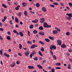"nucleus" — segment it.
Listing matches in <instances>:
<instances>
[{
	"mask_svg": "<svg viewBox=\"0 0 72 72\" xmlns=\"http://www.w3.org/2000/svg\"><path fill=\"white\" fill-rule=\"evenodd\" d=\"M25 54L26 57H28V55L30 54V50H27V52H25Z\"/></svg>",
	"mask_w": 72,
	"mask_h": 72,
	"instance_id": "1",
	"label": "nucleus"
},
{
	"mask_svg": "<svg viewBox=\"0 0 72 72\" xmlns=\"http://www.w3.org/2000/svg\"><path fill=\"white\" fill-rule=\"evenodd\" d=\"M40 23H44L45 21V19L44 18H42L40 19Z\"/></svg>",
	"mask_w": 72,
	"mask_h": 72,
	"instance_id": "2",
	"label": "nucleus"
},
{
	"mask_svg": "<svg viewBox=\"0 0 72 72\" xmlns=\"http://www.w3.org/2000/svg\"><path fill=\"white\" fill-rule=\"evenodd\" d=\"M57 42L59 45H62V41L60 40H58Z\"/></svg>",
	"mask_w": 72,
	"mask_h": 72,
	"instance_id": "3",
	"label": "nucleus"
},
{
	"mask_svg": "<svg viewBox=\"0 0 72 72\" xmlns=\"http://www.w3.org/2000/svg\"><path fill=\"white\" fill-rule=\"evenodd\" d=\"M4 55L5 57H7V58H9L10 57V55H9L7 54V53H4Z\"/></svg>",
	"mask_w": 72,
	"mask_h": 72,
	"instance_id": "4",
	"label": "nucleus"
},
{
	"mask_svg": "<svg viewBox=\"0 0 72 72\" xmlns=\"http://www.w3.org/2000/svg\"><path fill=\"white\" fill-rule=\"evenodd\" d=\"M39 35H42V36H44V35H45V33H44V32H40L39 33Z\"/></svg>",
	"mask_w": 72,
	"mask_h": 72,
	"instance_id": "5",
	"label": "nucleus"
},
{
	"mask_svg": "<svg viewBox=\"0 0 72 72\" xmlns=\"http://www.w3.org/2000/svg\"><path fill=\"white\" fill-rule=\"evenodd\" d=\"M61 47L62 48H66V44H64V43H63L61 45Z\"/></svg>",
	"mask_w": 72,
	"mask_h": 72,
	"instance_id": "6",
	"label": "nucleus"
},
{
	"mask_svg": "<svg viewBox=\"0 0 72 72\" xmlns=\"http://www.w3.org/2000/svg\"><path fill=\"white\" fill-rule=\"evenodd\" d=\"M13 32L15 33H16V35H19V33L16 30H14L13 31Z\"/></svg>",
	"mask_w": 72,
	"mask_h": 72,
	"instance_id": "7",
	"label": "nucleus"
},
{
	"mask_svg": "<svg viewBox=\"0 0 72 72\" xmlns=\"http://www.w3.org/2000/svg\"><path fill=\"white\" fill-rule=\"evenodd\" d=\"M66 15H68V16L69 17H71V18H72V14L71 13L69 14L67 13L66 14Z\"/></svg>",
	"mask_w": 72,
	"mask_h": 72,
	"instance_id": "8",
	"label": "nucleus"
},
{
	"mask_svg": "<svg viewBox=\"0 0 72 72\" xmlns=\"http://www.w3.org/2000/svg\"><path fill=\"white\" fill-rule=\"evenodd\" d=\"M15 62H13L12 63V64H10L11 67H14V66H15Z\"/></svg>",
	"mask_w": 72,
	"mask_h": 72,
	"instance_id": "9",
	"label": "nucleus"
},
{
	"mask_svg": "<svg viewBox=\"0 0 72 72\" xmlns=\"http://www.w3.org/2000/svg\"><path fill=\"white\" fill-rule=\"evenodd\" d=\"M42 10L43 12H46V9L45 7H43L42 8Z\"/></svg>",
	"mask_w": 72,
	"mask_h": 72,
	"instance_id": "10",
	"label": "nucleus"
},
{
	"mask_svg": "<svg viewBox=\"0 0 72 72\" xmlns=\"http://www.w3.org/2000/svg\"><path fill=\"white\" fill-rule=\"evenodd\" d=\"M37 67L39 68V69H42V66L40 65H37Z\"/></svg>",
	"mask_w": 72,
	"mask_h": 72,
	"instance_id": "11",
	"label": "nucleus"
},
{
	"mask_svg": "<svg viewBox=\"0 0 72 72\" xmlns=\"http://www.w3.org/2000/svg\"><path fill=\"white\" fill-rule=\"evenodd\" d=\"M28 68L30 69H33V68H34V67L33 66H28Z\"/></svg>",
	"mask_w": 72,
	"mask_h": 72,
	"instance_id": "12",
	"label": "nucleus"
},
{
	"mask_svg": "<svg viewBox=\"0 0 72 72\" xmlns=\"http://www.w3.org/2000/svg\"><path fill=\"white\" fill-rule=\"evenodd\" d=\"M43 26L44 27H45V28H46V26H47V25H48V24H47V23H46V22H44L43 24Z\"/></svg>",
	"mask_w": 72,
	"mask_h": 72,
	"instance_id": "13",
	"label": "nucleus"
},
{
	"mask_svg": "<svg viewBox=\"0 0 72 72\" xmlns=\"http://www.w3.org/2000/svg\"><path fill=\"white\" fill-rule=\"evenodd\" d=\"M53 34H57L58 33V32L57 30H54L53 31Z\"/></svg>",
	"mask_w": 72,
	"mask_h": 72,
	"instance_id": "14",
	"label": "nucleus"
},
{
	"mask_svg": "<svg viewBox=\"0 0 72 72\" xmlns=\"http://www.w3.org/2000/svg\"><path fill=\"white\" fill-rule=\"evenodd\" d=\"M15 22L16 23H18L19 22V20H18V18H17V17L15 18Z\"/></svg>",
	"mask_w": 72,
	"mask_h": 72,
	"instance_id": "15",
	"label": "nucleus"
},
{
	"mask_svg": "<svg viewBox=\"0 0 72 72\" xmlns=\"http://www.w3.org/2000/svg\"><path fill=\"white\" fill-rule=\"evenodd\" d=\"M45 40L46 42H49L50 41V40L48 39H45Z\"/></svg>",
	"mask_w": 72,
	"mask_h": 72,
	"instance_id": "16",
	"label": "nucleus"
},
{
	"mask_svg": "<svg viewBox=\"0 0 72 72\" xmlns=\"http://www.w3.org/2000/svg\"><path fill=\"white\" fill-rule=\"evenodd\" d=\"M22 5H23L24 7L25 6L27 5V3H22Z\"/></svg>",
	"mask_w": 72,
	"mask_h": 72,
	"instance_id": "17",
	"label": "nucleus"
},
{
	"mask_svg": "<svg viewBox=\"0 0 72 72\" xmlns=\"http://www.w3.org/2000/svg\"><path fill=\"white\" fill-rule=\"evenodd\" d=\"M51 48L54 49H57V47H56V46L54 45H53L51 46Z\"/></svg>",
	"mask_w": 72,
	"mask_h": 72,
	"instance_id": "18",
	"label": "nucleus"
},
{
	"mask_svg": "<svg viewBox=\"0 0 72 72\" xmlns=\"http://www.w3.org/2000/svg\"><path fill=\"white\" fill-rule=\"evenodd\" d=\"M39 29L40 30H44V28H43V27L42 26H40L39 27Z\"/></svg>",
	"mask_w": 72,
	"mask_h": 72,
	"instance_id": "19",
	"label": "nucleus"
},
{
	"mask_svg": "<svg viewBox=\"0 0 72 72\" xmlns=\"http://www.w3.org/2000/svg\"><path fill=\"white\" fill-rule=\"evenodd\" d=\"M19 34L20 35H21V36H22V37L23 36V33H22V32H20Z\"/></svg>",
	"mask_w": 72,
	"mask_h": 72,
	"instance_id": "20",
	"label": "nucleus"
},
{
	"mask_svg": "<svg viewBox=\"0 0 72 72\" xmlns=\"http://www.w3.org/2000/svg\"><path fill=\"white\" fill-rule=\"evenodd\" d=\"M35 45L34 44L32 45L31 46V49H34L35 48Z\"/></svg>",
	"mask_w": 72,
	"mask_h": 72,
	"instance_id": "21",
	"label": "nucleus"
},
{
	"mask_svg": "<svg viewBox=\"0 0 72 72\" xmlns=\"http://www.w3.org/2000/svg\"><path fill=\"white\" fill-rule=\"evenodd\" d=\"M71 65L70 64H69L68 65V69H71Z\"/></svg>",
	"mask_w": 72,
	"mask_h": 72,
	"instance_id": "22",
	"label": "nucleus"
},
{
	"mask_svg": "<svg viewBox=\"0 0 72 72\" xmlns=\"http://www.w3.org/2000/svg\"><path fill=\"white\" fill-rule=\"evenodd\" d=\"M24 14L26 16H27V15H28L27 12L26 11H25L24 12Z\"/></svg>",
	"mask_w": 72,
	"mask_h": 72,
	"instance_id": "23",
	"label": "nucleus"
},
{
	"mask_svg": "<svg viewBox=\"0 0 72 72\" xmlns=\"http://www.w3.org/2000/svg\"><path fill=\"white\" fill-rule=\"evenodd\" d=\"M2 5L3 6L4 8H7V6L4 4H2Z\"/></svg>",
	"mask_w": 72,
	"mask_h": 72,
	"instance_id": "24",
	"label": "nucleus"
},
{
	"mask_svg": "<svg viewBox=\"0 0 72 72\" xmlns=\"http://www.w3.org/2000/svg\"><path fill=\"white\" fill-rule=\"evenodd\" d=\"M33 59H34L36 61L38 60V58L37 57H35Z\"/></svg>",
	"mask_w": 72,
	"mask_h": 72,
	"instance_id": "25",
	"label": "nucleus"
},
{
	"mask_svg": "<svg viewBox=\"0 0 72 72\" xmlns=\"http://www.w3.org/2000/svg\"><path fill=\"white\" fill-rule=\"evenodd\" d=\"M49 38L50 39V40H53L54 39V38L53 37H51L50 36L49 37Z\"/></svg>",
	"mask_w": 72,
	"mask_h": 72,
	"instance_id": "26",
	"label": "nucleus"
},
{
	"mask_svg": "<svg viewBox=\"0 0 72 72\" xmlns=\"http://www.w3.org/2000/svg\"><path fill=\"white\" fill-rule=\"evenodd\" d=\"M19 47L20 49H22V45H21V44H19Z\"/></svg>",
	"mask_w": 72,
	"mask_h": 72,
	"instance_id": "27",
	"label": "nucleus"
},
{
	"mask_svg": "<svg viewBox=\"0 0 72 72\" xmlns=\"http://www.w3.org/2000/svg\"><path fill=\"white\" fill-rule=\"evenodd\" d=\"M66 35H67L68 36H69L70 35V33H69V32H66Z\"/></svg>",
	"mask_w": 72,
	"mask_h": 72,
	"instance_id": "28",
	"label": "nucleus"
},
{
	"mask_svg": "<svg viewBox=\"0 0 72 72\" xmlns=\"http://www.w3.org/2000/svg\"><path fill=\"white\" fill-rule=\"evenodd\" d=\"M33 25L31 24L30 25L29 28H33Z\"/></svg>",
	"mask_w": 72,
	"mask_h": 72,
	"instance_id": "29",
	"label": "nucleus"
},
{
	"mask_svg": "<svg viewBox=\"0 0 72 72\" xmlns=\"http://www.w3.org/2000/svg\"><path fill=\"white\" fill-rule=\"evenodd\" d=\"M7 39L9 40H11V39H10V36H7Z\"/></svg>",
	"mask_w": 72,
	"mask_h": 72,
	"instance_id": "30",
	"label": "nucleus"
},
{
	"mask_svg": "<svg viewBox=\"0 0 72 72\" xmlns=\"http://www.w3.org/2000/svg\"><path fill=\"white\" fill-rule=\"evenodd\" d=\"M22 14L21 13V12H19L18 13V15L19 17H21V15Z\"/></svg>",
	"mask_w": 72,
	"mask_h": 72,
	"instance_id": "31",
	"label": "nucleus"
},
{
	"mask_svg": "<svg viewBox=\"0 0 72 72\" xmlns=\"http://www.w3.org/2000/svg\"><path fill=\"white\" fill-rule=\"evenodd\" d=\"M36 6L37 8H39V6H40V4H39V3H37L36 4Z\"/></svg>",
	"mask_w": 72,
	"mask_h": 72,
	"instance_id": "32",
	"label": "nucleus"
},
{
	"mask_svg": "<svg viewBox=\"0 0 72 72\" xmlns=\"http://www.w3.org/2000/svg\"><path fill=\"white\" fill-rule=\"evenodd\" d=\"M66 19H68V20H71V18L70 17H66Z\"/></svg>",
	"mask_w": 72,
	"mask_h": 72,
	"instance_id": "33",
	"label": "nucleus"
},
{
	"mask_svg": "<svg viewBox=\"0 0 72 72\" xmlns=\"http://www.w3.org/2000/svg\"><path fill=\"white\" fill-rule=\"evenodd\" d=\"M56 66H60V63H56Z\"/></svg>",
	"mask_w": 72,
	"mask_h": 72,
	"instance_id": "34",
	"label": "nucleus"
},
{
	"mask_svg": "<svg viewBox=\"0 0 72 72\" xmlns=\"http://www.w3.org/2000/svg\"><path fill=\"white\" fill-rule=\"evenodd\" d=\"M37 32V31L36 30H33V33H34V34H36V33Z\"/></svg>",
	"mask_w": 72,
	"mask_h": 72,
	"instance_id": "35",
	"label": "nucleus"
},
{
	"mask_svg": "<svg viewBox=\"0 0 72 72\" xmlns=\"http://www.w3.org/2000/svg\"><path fill=\"white\" fill-rule=\"evenodd\" d=\"M27 44H32V42L31 41H28L27 42Z\"/></svg>",
	"mask_w": 72,
	"mask_h": 72,
	"instance_id": "36",
	"label": "nucleus"
},
{
	"mask_svg": "<svg viewBox=\"0 0 72 72\" xmlns=\"http://www.w3.org/2000/svg\"><path fill=\"white\" fill-rule=\"evenodd\" d=\"M33 52H32L31 53V54H36V52H35V50H34L33 51Z\"/></svg>",
	"mask_w": 72,
	"mask_h": 72,
	"instance_id": "37",
	"label": "nucleus"
},
{
	"mask_svg": "<svg viewBox=\"0 0 72 72\" xmlns=\"http://www.w3.org/2000/svg\"><path fill=\"white\" fill-rule=\"evenodd\" d=\"M41 50L42 51H44V48L43 47H42L41 48Z\"/></svg>",
	"mask_w": 72,
	"mask_h": 72,
	"instance_id": "38",
	"label": "nucleus"
},
{
	"mask_svg": "<svg viewBox=\"0 0 72 72\" xmlns=\"http://www.w3.org/2000/svg\"><path fill=\"white\" fill-rule=\"evenodd\" d=\"M53 58H54V60H56L57 59V58H56V56H55V55H54L53 56Z\"/></svg>",
	"mask_w": 72,
	"mask_h": 72,
	"instance_id": "39",
	"label": "nucleus"
},
{
	"mask_svg": "<svg viewBox=\"0 0 72 72\" xmlns=\"http://www.w3.org/2000/svg\"><path fill=\"white\" fill-rule=\"evenodd\" d=\"M3 53V51L1 50H0V54L1 55H2Z\"/></svg>",
	"mask_w": 72,
	"mask_h": 72,
	"instance_id": "40",
	"label": "nucleus"
},
{
	"mask_svg": "<svg viewBox=\"0 0 72 72\" xmlns=\"http://www.w3.org/2000/svg\"><path fill=\"white\" fill-rule=\"evenodd\" d=\"M50 7H53V8H54V7H55V6L53 5L50 4Z\"/></svg>",
	"mask_w": 72,
	"mask_h": 72,
	"instance_id": "41",
	"label": "nucleus"
},
{
	"mask_svg": "<svg viewBox=\"0 0 72 72\" xmlns=\"http://www.w3.org/2000/svg\"><path fill=\"white\" fill-rule=\"evenodd\" d=\"M51 25H49L48 24H47V26H46V27H47V28H50L51 27Z\"/></svg>",
	"mask_w": 72,
	"mask_h": 72,
	"instance_id": "42",
	"label": "nucleus"
},
{
	"mask_svg": "<svg viewBox=\"0 0 72 72\" xmlns=\"http://www.w3.org/2000/svg\"><path fill=\"white\" fill-rule=\"evenodd\" d=\"M51 71L52 72H55V70L54 68H52L51 69Z\"/></svg>",
	"mask_w": 72,
	"mask_h": 72,
	"instance_id": "43",
	"label": "nucleus"
},
{
	"mask_svg": "<svg viewBox=\"0 0 72 72\" xmlns=\"http://www.w3.org/2000/svg\"><path fill=\"white\" fill-rule=\"evenodd\" d=\"M57 31H58V32H60V29H59L58 28H57Z\"/></svg>",
	"mask_w": 72,
	"mask_h": 72,
	"instance_id": "44",
	"label": "nucleus"
},
{
	"mask_svg": "<svg viewBox=\"0 0 72 72\" xmlns=\"http://www.w3.org/2000/svg\"><path fill=\"white\" fill-rule=\"evenodd\" d=\"M69 5L71 7H72V4L71 3H69Z\"/></svg>",
	"mask_w": 72,
	"mask_h": 72,
	"instance_id": "45",
	"label": "nucleus"
},
{
	"mask_svg": "<svg viewBox=\"0 0 72 72\" xmlns=\"http://www.w3.org/2000/svg\"><path fill=\"white\" fill-rule=\"evenodd\" d=\"M56 69H61V68L59 67H57L56 68Z\"/></svg>",
	"mask_w": 72,
	"mask_h": 72,
	"instance_id": "46",
	"label": "nucleus"
},
{
	"mask_svg": "<svg viewBox=\"0 0 72 72\" xmlns=\"http://www.w3.org/2000/svg\"><path fill=\"white\" fill-rule=\"evenodd\" d=\"M54 5H58V3H53Z\"/></svg>",
	"mask_w": 72,
	"mask_h": 72,
	"instance_id": "47",
	"label": "nucleus"
},
{
	"mask_svg": "<svg viewBox=\"0 0 72 72\" xmlns=\"http://www.w3.org/2000/svg\"><path fill=\"white\" fill-rule=\"evenodd\" d=\"M60 5H61V6H64V4L63 3L60 2Z\"/></svg>",
	"mask_w": 72,
	"mask_h": 72,
	"instance_id": "48",
	"label": "nucleus"
},
{
	"mask_svg": "<svg viewBox=\"0 0 72 72\" xmlns=\"http://www.w3.org/2000/svg\"><path fill=\"white\" fill-rule=\"evenodd\" d=\"M68 51H69V53H71V52H72V50L71 49H69L68 50Z\"/></svg>",
	"mask_w": 72,
	"mask_h": 72,
	"instance_id": "49",
	"label": "nucleus"
},
{
	"mask_svg": "<svg viewBox=\"0 0 72 72\" xmlns=\"http://www.w3.org/2000/svg\"><path fill=\"white\" fill-rule=\"evenodd\" d=\"M15 10H19V8H18V7H16L15 8Z\"/></svg>",
	"mask_w": 72,
	"mask_h": 72,
	"instance_id": "50",
	"label": "nucleus"
},
{
	"mask_svg": "<svg viewBox=\"0 0 72 72\" xmlns=\"http://www.w3.org/2000/svg\"><path fill=\"white\" fill-rule=\"evenodd\" d=\"M35 23H36V22H39V20H37V19H35Z\"/></svg>",
	"mask_w": 72,
	"mask_h": 72,
	"instance_id": "51",
	"label": "nucleus"
},
{
	"mask_svg": "<svg viewBox=\"0 0 72 72\" xmlns=\"http://www.w3.org/2000/svg\"><path fill=\"white\" fill-rule=\"evenodd\" d=\"M18 55L19 56H20V57H22V54H21V53H18Z\"/></svg>",
	"mask_w": 72,
	"mask_h": 72,
	"instance_id": "52",
	"label": "nucleus"
},
{
	"mask_svg": "<svg viewBox=\"0 0 72 72\" xmlns=\"http://www.w3.org/2000/svg\"><path fill=\"white\" fill-rule=\"evenodd\" d=\"M7 17L6 16H4V19L5 21Z\"/></svg>",
	"mask_w": 72,
	"mask_h": 72,
	"instance_id": "53",
	"label": "nucleus"
},
{
	"mask_svg": "<svg viewBox=\"0 0 72 72\" xmlns=\"http://www.w3.org/2000/svg\"><path fill=\"white\" fill-rule=\"evenodd\" d=\"M50 53L51 54V55H53V54H54L53 52V51H50Z\"/></svg>",
	"mask_w": 72,
	"mask_h": 72,
	"instance_id": "54",
	"label": "nucleus"
},
{
	"mask_svg": "<svg viewBox=\"0 0 72 72\" xmlns=\"http://www.w3.org/2000/svg\"><path fill=\"white\" fill-rule=\"evenodd\" d=\"M28 36H30V32L29 31H27Z\"/></svg>",
	"mask_w": 72,
	"mask_h": 72,
	"instance_id": "55",
	"label": "nucleus"
},
{
	"mask_svg": "<svg viewBox=\"0 0 72 72\" xmlns=\"http://www.w3.org/2000/svg\"><path fill=\"white\" fill-rule=\"evenodd\" d=\"M7 34H8V35H11L10 32H7Z\"/></svg>",
	"mask_w": 72,
	"mask_h": 72,
	"instance_id": "56",
	"label": "nucleus"
},
{
	"mask_svg": "<svg viewBox=\"0 0 72 72\" xmlns=\"http://www.w3.org/2000/svg\"><path fill=\"white\" fill-rule=\"evenodd\" d=\"M16 63H17V64H19V63H20V62L18 61H17L16 62Z\"/></svg>",
	"mask_w": 72,
	"mask_h": 72,
	"instance_id": "57",
	"label": "nucleus"
},
{
	"mask_svg": "<svg viewBox=\"0 0 72 72\" xmlns=\"http://www.w3.org/2000/svg\"><path fill=\"white\" fill-rule=\"evenodd\" d=\"M66 55H68V56H69L70 55V54L68 53H66Z\"/></svg>",
	"mask_w": 72,
	"mask_h": 72,
	"instance_id": "58",
	"label": "nucleus"
},
{
	"mask_svg": "<svg viewBox=\"0 0 72 72\" xmlns=\"http://www.w3.org/2000/svg\"><path fill=\"white\" fill-rule=\"evenodd\" d=\"M10 24H13V23H12V20H10Z\"/></svg>",
	"mask_w": 72,
	"mask_h": 72,
	"instance_id": "59",
	"label": "nucleus"
},
{
	"mask_svg": "<svg viewBox=\"0 0 72 72\" xmlns=\"http://www.w3.org/2000/svg\"><path fill=\"white\" fill-rule=\"evenodd\" d=\"M15 26L17 28H18V27H19V26H18V24H16L15 25Z\"/></svg>",
	"mask_w": 72,
	"mask_h": 72,
	"instance_id": "60",
	"label": "nucleus"
},
{
	"mask_svg": "<svg viewBox=\"0 0 72 72\" xmlns=\"http://www.w3.org/2000/svg\"><path fill=\"white\" fill-rule=\"evenodd\" d=\"M20 24L21 25H22V24H23V22H22L21 21L20 22Z\"/></svg>",
	"mask_w": 72,
	"mask_h": 72,
	"instance_id": "61",
	"label": "nucleus"
},
{
	"mask_svg": "<svg viewBox=\"0 0 72 72\" xmlns=\"http://www.w3.org/2000/svg\"><path fill=\"white\" fill-rule=\"evenodd\" d=\"M46 62V60H44L43 61V63H45Z\"/></svg>",
	"mask_w": 72,
	"mask_h": 72,
	"instance_id": "62",
	"label": "nucleus"
},
{
	"mask_svg": "<svg viewBox=\"0 0 72 72\" xmlns=\"http://www.w3.org/2000/svg\"><path fill=\"white\" fill-rule=\"evenodd\" d=\"M0 39L1 40H3V38H2L1 36H0Z\"/></svg>",
	"mask_w": 72,
	"mask_h": 72,
	"instance_id": "63",
	"label": "nucleus"
},
{
	"mask_svg": "<svg viewBox=\"0 0 72 72\" xmlns=\"http://www.w3.org/2000/svg\"><path fill=\"white\" fill-rule=\"evenodd\" d=\"M69 60L70 62H72V59L71 60V58H69Z\"/></svg>",
	"mask_w": 72,
	"mask_h": 72,
	"instance_id": "64",
	"label": "nucleus"
}]
</instances>
